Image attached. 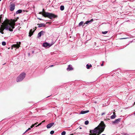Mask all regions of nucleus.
<instances>
[{
    "label": "nucleus",
    "mask_w": 135,
    "mask_h": 135,
    "mask_svg": "<svg viewBox=\"0 0 135 135\" xmlns=\"http://www.w3.org/2000/svg\"><path fill=\"white\" fill-rule=\"evenodd\" d=\"M105 126L104 122L101 121L97 127L94 129L90 130L89 135H99L104 131Z\"/></svg>",
    "instance_id": "obj_1"
},
{
    "label": "nucleus",
    "mask_w": 135,
    "mask_h": 135,
    "mask_svg": "<svg viewBox=\"0 0 135 135\" xmlns=\"http://www.w3.org/2000/svg\"><path fill=\"white\" fill-rule=\"evenodd\" d=\"M2 15H0V32L2 33H3L2 32L3 30L5 29L6 30H8V20L6 19L3 23H2Z\"/></svg>",
    "instance_id": "obj_2"
},
{
    "label": "nucleus",
    "mask_w": 135,
    "mask_h": 135,
    "mask_svg": "<svg viewBox=\"0 0 135 135\" xmlns=\"http://www.w3.org/2000/svg\"><path fill=\"white\" fill-rule=\"evenodd\" d=\"M42 15L45 17H47L50 19L55 18L57 17V16L52 13H49L46 12L44 9H42V11L41 12L38 13Z\"/></svg>",
    "instance_id": "obj_3"
},
{
    "label": "nucleus",
    "mask_w": 135,
    "mask_h": 135,
    "mask_svg": "<svg viewBox=\"0 0 135 135\" xmlns=\"http://www.w3.org/2000/svg\"><path fill=\"white\" fill-rule=\"evenodd\" d=\"M17 19L16 20L11 19L9 20V31H12L13 29L15 28V22L17 21Z\"/></svg>",
    "instance_id": "obj_4"
},
{
    "label": "nucleus",
    "mask_w": 135,
    "mask_h": 135,
    "mask_svg": "<svg viewBox=\"0 0 135 135\" xmlns=\"http://www.w3.org/2000/svg\"><path fill=\"white\" fill-rule=\"evenodd\" d=\"M26 74L24 73H22L17 78L16 81L17 82H19L22 81L25 78Z\"/></svg>",
    "instance_id": "obj_5"
},
{
    "label": "nucleus",
    "mask_w": 135,
    "mask_h": 135,
    "mask_svg": "<svg viewBox=\"0 0 135 135\" xmlns=\"http://www.w3.org/2000/svg\"><path fill=\"white\" fill-rule=\"evenodd\" d=\"M18 42H17V44H14L12 46L11 49H13V48H16V49L18 48L20 46V45L21 44V42H19L18 44Z\"/></svg>",
    "instance_id": "obj_6"
},
{
    "label": "nucleus",
    "mask_w": 135,
    "mask_h": 135,
    "mask_svg": "<svg viewBox=\"0 0 135 135\" xmlns=\"http://www.w3.org/2000/svg\"><path fill=\"white\" fill-rule=\"evenodd\" d=\"M10 4H11L10 10V11H13L15 9V5L14 3H12L11 4L10 3Z\"/></svg>",
    "instance_id": "obj_7"
},
{
    "label": "nucleus",
    "mask_w": 135,
    "mask_h": 135,
    "mask_svg": "<svg viewBox=\"0 0 135 135\" xmlns=\"http://www.w3.org/2000/svg\"><path fill=\"white\" fill-rule=\"evenodd\" d=\"M54 123H52L48 124L47 125V128H49L52 126L54 124Z\"/></svg>",
    "instance_id": "obj_8"
},
{
    "label": "nucleus",
    "mask_w": 135,
    "mask_h": 135,
    "mask_svg": "<svg viewBox=\"0 0 135 135\" xmlns=\"http://www.w3.org/2000/svg\"><path fill=\"white\" fill-rule=\"evenodd\" d=\"M51 45H50V44L47 42L45 43H44L43 44V46L45 47H46L48 46H49V47H50L51 46Z\"/></svg>",
    "instance_id": "obj_9"
},
{
    "label": "nucleus",
    "mask_w": 135,
    "mask_h": 135,
    "mask_svg": "<svg viewBox=\"0 0 135 135\" xmlns=\"http://www.w3.org/2000/svg\"><path fill=\"white\" fill-rule=\"evenodd\" d=\"M38 27L39 28L41 27H45V25L44 23H41V24H38Z\"/></svg>",
    "instance_id": "obj_10"
},
{
    "label": "nucleus",
    "mask_w": 135,
    "mask_h": 135,
    "mask_svg": "<svg viewBox=\"0 0 135 135\" xmlns=\"http://www.w3.org/2000/svg\"><path fill=\"white\" fill-rule=\"evenodd\" d=\"M45 33V32L43 31H41V32H40L38 34V37H41L42 34V35L44 34V33Z\"/></svg>",
    "instance_id": "obj_11"
},
{
    "label": "nucleus",
    "mask_w": 135,
    "mask_h": 135,
    "mask_svg": "<svg viewBox=\"0 0 135 135\" xmlns=\"http://www.w3.org/2000/svg\"><path fill=\"white\" fill-rule=\"evenodd\" d=\"M93 19H91L90 20L87 21H86V22L84 24V25H83V26H84L85 24H88L89 23H90V22H93Z\"/></svg>",
    "instance_id": "obj_12"
},
{
    "label": "nucleus",
    "mask_w": 135,
    "mask_h": 135,
    "mask_svg": "<svg viewBox=\"0 0 135 135\" xmlns=\"http://www.w3.org/2000/svg\"><path fill=\"white\" fill-rule=\"evenodd\" d=\"M34 31H32V29H31V30H30L29 33V36L30 37L32 35H33Z\"/></svg>",
    "instance_id": "obj_13"
},
{
    "label": "nucleus",
    "mask_w": 135,
    "mask_h": 135,
    "mask_svg": "<svg viewBox=\"0 0 135 135\" xmlns=\"http://www.w3.org/2000/svg\"><path fill=\"white\" fill-rule=\"evenodd\" d=\"M73 68L71 66V65H68V67L67 68V70L68 71H70V70H73Z\"/></svg>",
    "instance_id": "obj_14"
},
{
    "label": "nucleus",
    "mask_w": 135,
    "mask_h": 135,
    "mask_svg": "<svg viewBox=\"0 0 135 135\" xmlns=\"http://www.w3.org/2000/svg\"><path fill=\"white\" fill-rule=\"evenodd\" d=\"M89 112V111L88 110H86V111H83L82 110L80 112V113L82 114H85L86 113H87L88 112Z\"/></svg>",
    "instance_id": "obj_15"
},
{
    "label": "nucleus",
    "mask_w": 135,
    "mask_h": 135,
    "mask_svg": "<svg viewBox=\"0 0 135 135\" xmlns=\"http://www.w3.org/2000/svg\"><path fill=\"white\" fill-rule=\"evenodd\" d=\"M121 119L120 118L114 121L113 123H118L120 121Z\"/></svg>",
    "instance_id": "obj_16"
},
{
    "label": "nucleus",
    "mask_w": 135,
    "mask_h": 135,
    "mask_svg": "<svg viewBox=\"0 0 135 135\" xmlns=\"http://www.w3.org/2000/svg\"><path fill=\"white\" fill-rule=\"evenodd\" d=\"M22 12V10L21 9H19L16 12V14H18V13H20Z\"/></svg>",
    "instance_id": "obj_17"
},
{
    "label": "nucleus",
    "mask_w": 135,
    "mask_h": 135,
    "mask_svg": "<svg viewBox=\"0 0 135 135\" xmlns=\"http://www.w3.org/2000/svg\"><path fill=\"white\" fill-rule=\"evenodd\" d=\"M86 68L88 69H89L90 68L92 67V65L91 64L89 65L88 64H87L86 65Z\"/></svg>",
    "instance_id": "obj_18"
},
{
    "label": "nucleus",
    "mask_w": 135,
    "mask_h": 135,
    "mask_svg": "<svg viewBox=\"0 0 135 135\" xmlns=\"http://www.w3.org/2000/svg\"><path fill=\"white\" fill-rule=\"evenodd\" d=\"M64 7L63 6H61L60 7V9L61 11H63L64 9Z\"/></svg>",
    "instance_id": "obj_19"
},
{
    "label": "nucleus",
    "mask_w": 135,
    "mask_h": 135,
    "mask_svg": "<svg viewBox=\"0 0 135 135\" xmlns=\"http://www.w3.org/2000/svg\"><path fill=\"white\" fill-rule=\"evenodd\" d=\"M116 117V115H112V116H111L110 118L111 119H113L115 118Z\"/></svg>",
    "instance_id": "obj_20"
},
{
    "label": "nucleus",
    "mask_w": 135,
    "mask_h": 135,
    "mask_svg": "<svg viewBox=\"0 0 135 135\" xmlns=\"http://www.w3.org/2000/svg\"><path fill=\"white\" fill-rule=\"evenodd\" d=\"M38 122H37L36 123H35L34 124H33L31 126V128H32L35 125H36L37 124H38Z\"/></svg>",
    "instance_id": "obj_21"
},
{
    "label": "nucleus",
    "mask_w": 135,
    "mask_h": 135,
    "mask_svg": "<svg viewBox=\"0 0 135 135\" xmlns=\"http://www.w3.org/2000/svg\"><path fill=\"white\" fill-rule=\"evenodd\" d=\"M84 23V22L83 21H81V22L79 24V26H81Z\"/></svg>",
    "instance_id": "obj_22"
},
{
    "label": "nucleus",
    "mask_w": 135,
    "mask_h": 135,
    "mask_svg": "<svg viewBox=\"0 0 135 135\" xmlns=\"http://www.w3.org/2000/svg\"><path fill=\"white\" fill-rule=\"evenodd\" d=\"M66 132L65 131H63L61 133V135H65L66 134Z\"/></svg>",
    "instance_id": "obj_23"
},
{
    "label": "nucleus",
    "mask_w": 135,
    "mask_h": 135,
    "mask_svg": "<svg viewBox=\"0 0 135 135\" xmlns=\"http://www.w3.org/2000/svg\"><path fill=\"white\" fill-rule=\"evenodd\" d=\"M89 122L88 120L86 121L85 122V124L86 125H88L89 124Z\"/></svg>",
    "instance_id": "obj_24"
},
{
    "label": "nucleus",
    "mask_w": 135,
    "mask_h": 135,
    "mask_svg": "<svg viewBox=\"0 0 135 135\" xmlns=\"http://www.w3.org/2000/svg\"><path fill=\"white\" fill-rule=\"evenodd\" d=\"M6 43L5 42L3 41L2 43V44L3 46H5L6 45Z\"/></svg>",
    "instance_id": "obj_25"
},
{
    "label": "nucleus",
    "mask_w": 135,
    "mask_h": 135,
    "mask_svg": "<svg viewBox=\"0 0 135 135\" xmlns=\"http://www.w3.org/2000/svg\"><path fill=\"white\" fill-rule=\"evenodd\" d=\"M107 32H108V31H104V32H102V33L103 34H106L107 33Z\"/></svg>",
    "instance_id": "obj_26"
},
{
    "label": "nucleus",
    "mask_w": 135,
    "mask_h": 135,
    "mask_svg": "<svg viewBox=\"0 0 135 135\" xmlns=\"http://www.w3.org/2000/svg\"><path fill=\"white\" fill-rule=\"evenodd\" d=\"M54 132L53 131H51L50 132V134H53Z\"/></svg>",
    "instance_id": "obj_27"
},
{
    "label": "nucleus",
    "mask_w": 135,
    "mask_h": 135,
    "mask_svg": "<svg viewBox=\"0 0 135 135\" xmlns=\"http://www.w3.org/2000/svg\"><path fill=\"white\" fill-rule=\"evenodd\" d=\"M31 127H30V128H29L28 129H27V130H26V132H24V133H23V134H24L25 132H27V131H28V130H30V129H31Z\"/></svg>",
    "instance_id": "obj_28"
},
{
    "label": "nucleus",
    "mask_w": 135,
    "mask_h": 135,
    "mask_svg": "<svg viewBox=\"0 0 135 135\" xmlns=\"http://www.w3.org/2000/svg\"><path fill=\"white\" fill-rule=\"evenodd\" d=\"M41 124H42V123H40L39 124H38L37 126H36V127H37V126H40V125H41Z\"/></svg>",
    "instance_id": "obj_29"
},
{
    "label": "nucleus",
    "mask_w": 135,
    "mask_h": 135,
    "mask_svg": "<svg viewBox=\"0 0 135 135\" xmlns=\"http://www.w3.org/2000/svg\"><path fill=\"white\" fill-rule=\"evenodd\" d=\"M113 115H116L115 113V112H113Z\"/></svg>",
    "instance_id": "obj_30"
},
{
    "label": "nucleus",
    "mask_w": 135,
    "mask_h": 135,
    "mask_svg": "<svg viewBox=\"0 0 135 135\" xmlns=\"http://www.w3.org/2000/svg\"><path fill=\"white\" fill-rule=\"evenodd\" d=\"M37 28V27H35V29L34 30V31H35L36 29Z\"/></svg>",
    "instance_id": "obj_31"
},
{
    "label": "nucleus",
    "mask_w": 135,
    "mask_h": 135,
    "mask_svg": "<svg viewBox=\"0 0 135 135\" xmlns=\"http://www.w3.org/2000/svg\"><path fill=\"white\" fill-rule=\"evenodd\" d=\"M101 66H103V63H102V64H101Z\"/></svg>",
    "instance_id": "obj_32"
},
{
    "label": "nucleus",
    "mask_w": 135,
    "mask_h": 135,
    "mask_svg": "<svg viewBox=\"0 0 135 135\" xmlns=\"http://www.w3.org/2000/svg\"><path fill=\"white\" fill-rule=\"evenodd\" d=\"M38 19L40 20H41V18H38Z\"/></svg>",
    "instance_id": "obj_33"
},
{
    "label": "nucleus",
    "mask_w": 135,
    "mask_h": 135,
    "mask_svg": "<svg viewBox=\"0 0 135 135\" xmlns=\"http://www.w3.org/2000/svg\"><path fill=\"white\" fill-rule=\"evenodd\" d=\"M79 128L80 129H82V128L81 127H79Z\"/></svg>",
    "instance_id": "obj_34"
},
{
    "label": "nucleus",
    "mask_w": 135,
    "mask_h": 135,
    "mask_svg": "<svg viewBox=\"0 0 135 135\" xmlns=\"http://www.w3.org/2000/svg\"><path fill=\"white\" fill-rule=\"evenodd\" d=\"M54 66V65H51L50 66V67H52Z\"/></svg>",
    "instance_id": "obj_35"
},
{
    "label": "nucleus",
    "mask_w": 135,
    "mask_h": 135,
    "mask_svg": "<svg viewBox=\"0 0 135 135\" xmlns=\"http://www.w3.org/2000/svg\"><path fill=\"white\" fill-rule=\"evenodd\" d=\"M45 120H44V121H43L42 122H45Z\"/></svg>",
    "instance_id": "obj_36"
},
{
    "label": "nucleus",
    "mask_w": 135,
    "mask_h": 135,
    "mask_svg": "<svg viewBox=\"0 0 135 135\" xmlns=\"http://www.w3.org/2000/svg\"><path fill=\"white\" fill-rule=\"evenodd\" d=\"M105 114V113H103L102 114V115H103V114Z\"/></svg>",
    "instance_id": "obj_37"
},
{
    "label": "nucleus",
    "mask_w": 135,
    "mask_h": 135,
    "mask_svg": "<svg viewBox=\"0 0 135 135\" xmlns=\"http://www.w3.org/2000/svg\"><path fill=\"white\" fill-rule=\"evenodd\" d=\"M70 135H73V134H70Z\"/></svg>",
    "instance_id": "obj_38"
},
{
    "label": "nucleus",
    "mask_w": 135,
    "mask_h": 135,
    "mask_svg": "<svg viewBox=\"0 0 135 135\" xmlns=\"http://www.w3.org/2000/svg\"><path fill=\"white\" fill-rule=\"evenodd\" d=\"M126 38H123V39H126Z\"/></svg>",
    "instance_id": "obj_39"
},
{
    "label": "nucleus",
    "mask_w": 135,
    "mask_h": 135,
    "mask_svg": "<svg viewBox=\"0 0 135 135\" xmlns=\"http://www.w3.org/2000/svg\"><path fill=\"white\" fill-rule=\"evenodd\" d=\"M102 135H105V134H102Z\"/></svg>",
    "instance_id": "obj_40"
},
{
    "label": "nucleus",
    "mask_w": 135,
    "mask_h": 135,
    "mask_svg": "<svg viewBox=\"0 0 135 135\" xmlns=\"http://www.w3.org/2000/svg\"><path fill=\"white\" fill-rule=\"evenodd\" d=\"M17 19H18V17H17Z\"/></svg>",
    "instance_id": "obj_41"
},
{
    "label": "nucleus",
    "mask_w": 135,
    "mask_h": 135,
    "mask_svg": "<svg viewBox=\"0 0 135 135\" xmlns=\"http://www.w3.org/2000/svg\"><path fill=\"white\" fill-rule=\"evenodd\" d=\"M134 114L135 115V113H134Z\"/></svg>",
    "instance_id": "obj_42"
},
{
    "label": "nucleus",
    "mask_w": 135,
    "mask_h": 135,
    "mask_svg": "<svg viewBox=\"0 0 135 135\" xmlns=\"http://www.w3.org/2000/svg\"><path fill=\"white\" fill-rule=\"evenodd\" d=\"M135 104V102L134 103V104Z\"/></svg>",
    "instance_id": "obj_43"
},
{
    "label": "nucleus",
    "mask_w": 135,
    "mask_h": 135,
    "mask_svg": "<svg viewBox=\"0 0 135 135\" xmlns=\"http://www.w3.org/2000/svg\"><path fill=\"white\" fill-rule=\"evenodd\" d=\"M1 0H0V1H1Z\"/></svg>",
    "instance_id": "obj_44"
}]
</instances>
